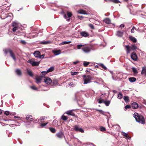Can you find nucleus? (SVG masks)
<instances>
[{
  "label": "nucleus",
  "mask_w": 146,
  "mask_h": 146,
  "mask_svg": "<svg viewBox=\"0 0 146 146\" xmlns=\"http://www.w3.org/2000/svg\"><path fill=\"white\" fill-rule=\"evenodd\" d=\"M133 117L135 119L136 121L142 124L145 123V119L143 117L141 114L135 112L133 115Z\"/></svg>",
  "instance_id": "obj_1"
},
{
  "label": "nucleus",
  "mask_w": 146,
  "mask_h": 146,
  "mask_svg": "<svg viewBox=\"0 0 146 146\" xmlns=\"http://www.w3.org/2000/svg\"><path fill=\"white\" fill-rule=\"evenodd\" d=\"M83 77V80L84 81L83 83L84 84H87L91 82L92 77L90 75H84Z\"/></svg>",
  "instance_id": "obj_2"
},
{
  "label": "nucleus",
  "mask_w": 146,
  "mask_h": 146,
  "mask_svg": "<svg viewBox=\"0 0 146 146\" xmlns=\"http://www.w3.org/2000/svg\"><path fill=\"white\" fill-rule=\"evenodd\" d=\"M4 51L5 53L6 54L9 52L11 56L15 61H16V59L15 57V55L13 51L10 48L5 49L4 50Z\"/></svg>",
  "instance_id": "obj_3"
},
{
  "label": "nucleus",
  "mask_w": 146,
  "mask_h": 146,
  "mask_svg": "<svg viewBox=\"0 0 146 146\" xmlns=\"http://www.w3.org/2000/svg\"><path fill=\"white\" fill-rule=\"evenodd\" d=\"M125 46L126 48L127 54L129 53L131 50L134 51L137 48V46L135 45H132L131 46H130L127 45Z\"/></svg>",
  "instance_id": "obj_4"
},
{
  "label": "nucleus",
  "mask_w": 146,
  "mask_h": 146,
  "mask_svg": "<svg viewBox=\"0 0 146 146\" xmlns=\"http://www.w3.org/2000/svg\"><path fill=\"white\" fill-rule=\"evenodd\" d=\"M82 50L84 53L88 54L90 53L92 49V46H84V47L82 48Z\"/></svg>",
  "instance_id": "obj_5"
},
{
  "label": "nucleus",
  "mask_w": 146,
  "mask_h": 146,
  "mask_svg": "<svg viewBox=\"0 0 146 146\" xmlns=\"http://www.w3.org/2000/svg\"><path fill=\"white\" fill-rule=\"evenodd\" d=\"M40 62H37L35 59H32L28 61V62L29 63L33 66H38L39 65Z\"/></svg>",
  "instance_id": "obj_6"
},
{
  "label": "nucleus",
  "mask_w": 146,
  "mask_h": 146,
  "mask_svg": "<svg viewBox=\"0 0 146 146\" xmlns=\"http://www.w3.org/2000/svg\"><path fill=\"white\" fill-rule=\"evenodd\" d=\"M74 130H75L76 131H79L82 133H84V130L80 127L79 126L76 125L74 126Z\"/></svg>",
  "instance_id": "obj_7"
},
{
  "label": "nucleus",
  "mask_w": 146,
  "mask_h": 146,
  "mask_svg": "<svg viewBox=\"0 0 146 146\" xmlns=\"http://www.w3.org/2000/svg\"><path fill=\"white\" fill-rule=\"evenodd\" d=\"M72 15L71 13L70 12H68L67 13V15L65 14L64 15V18L66 19L67 21H69Z\"/></svg>",
  "instance_id": "obj_8"
},
{
  "label": "nucleus",
  "mask_w": 146,
  "mask_h": 146,
  "mask_svg": "<svg viewBox=\"0 0 146 146\" xmlns=\"http://www.w3.org/2000/svg\"><path fill=\"white\" fill-rule=\"evenodd\" d=\"M131 57L134 61H136L137 60L138 57L136 53L134 52L131 53Z\"/></svg>",
  "instance_id": "obj_9"
},
{
  "label": "nucleus",
  "mask_w": 146,
  "mask_h": 146,
  "mask_svg": "<svg viewBox=\"0 0 146 146\" xmlns=\"http://www.w3.org/2000/svg\"><path fill=\"white\" fill-rule=\"evenodd\" d=\"M44 82L48 85H49L52 83V81L51 79L48 77H46L44 80Z\"/></svg>",
  "instance_id": "obj_10"
},
{
  "label": "nucleus",
  "mask_w": 146,
  "mask_h": 146,
  "mask_svg": "<svg viewBox=\"0 0 146 146\" xmlns=\"http://www.w3.org/2000/svg\"><path fill=\"white\" fill-rule=\"evenodd\" d=\"M121 135L127 139L130 140L131 137H130L128 135L127 133H125L123 131L121 132Z\"/></svg>",
  "instance_id": "obj_11"
},
{
  "label": "nucleus",
  "mask_w": 146,
  "mask_h": 146,
  "mask_svg": "<svg viewBox=\"0 0 146 146\" xmlns=\"http://www.w3.org/2000/svg\"><path fill=\"white\" fill-rule=\"evenodd\" d=\"M81 35L84 37H87L89 36V34L85 31H82L80 33Z\"/></svg>",
  "instance_id": "obj_12"
},
{
  "label": "nucleus",
  "mask_w": 146,
  "mask_h": 146,
  "mask_svg": "<svg viewBox=\"0 0 146 146\" xmlns=\"http://www.w3.org/2000/svg\"><path fill=\"white\" fill-rule=\"evenodd\" d=\"M78 13L80 14L84 15H87L88 14V12H86V11L82 9L79 10L78 11Z\"/></svg>",
  "instance_id": "obj_13"
},
{
  "label": "nucleus",
  "mask_w": 146,
  "mask_h": 146,
  "mask_svg": "<svg viewBox=\"0 0 146 146\" xmlns=\"http://www.w3.org/2000/svg\"><path fill=\"white\" fill-rule=\"evenodd\" d=\"M56 135L57 137L60 138H62L64 136L63 133L61 131L57 133Z\"/></svg>",
  "instance_id": "obj_14"
},
{
  "label": "nucleus",
  "mask_w": 146,
  "mask_h": 146,
  "mask_svg": "<svg viewBox=\"0 0 146 146\" xmlns=\"http://www.w3.org/2000/svg\"><path fill=\"white\" fill-rule=\"evenodd\" d=\"M131 106L133 109H136L138 107V105L136 102H133Z\"/></svg>",
  "instance_id": "obj_15"
},
{
  "label": "nucleus",
  "mask_w": 146,
  "mask_h": 146,
  "mask_svg": "<svg viewBox=\"0 0 146 146\" xmlns=\"http://www.w3.org/2000/svg\"><path fill=\"white\" fill-rule=\"evenodd\" d=\"M34 54L35 57L36 58H39L40 55V52L38 51H36L35 52Z\"/></svg>",
  "instance_id": "obj_16"
},
{
  "label": "nucleus",
  "mask_w": 146,
  "mask_h": 146,
  "mask_svg": "<svg viewBox=\"0 0 146 146\" xmlns=\"http://www.w3.org/2000/svg\"><path fill=\"white\" fill-rule=\"evenodd\" d=\"M104 22L107 24L111 23V21L110 19L108 18H106L103 21Z\"/></svg>",
  "instance_id": "obj_17"
},
{
  "label": "nucleus",
  "mask_w": 146,
  "mask_h": 146,
  "mask_svg": "<svg viewBox=\"0 0 146 146\" xmlns=\"http://www.w3.org/2000/svg\"><path fill=\"white\" fill-rule=\"evenodd\" d=\"M36 80V83L37 84L41 83V81L42 80L41 77L40 76L36 77L35 78Z\"/></svg>",
  "instance_id": "obj_18"
},
{
  "label": "nucleus",
  "mask_w": 146,
  "mask_h": 146,
  "mask_svg": "<svg viewBox=\"0 0 146 146\" xmlns=\"http://www.w3.org/2000/svg\"><path fill=\"white\" fill-rule=\"evenodd\" d=\"M123 34V32L118 31L117 32L116 35L118 36L121 37L122 36Z\"/></svg>",
  "instance_id": "obj_19"
},
{
  "label": "nucleus",
  "mask_w": 146,
  "mask_h": 146,
  "mask_svg": "<svg viewBox=\"0 0 146 146\" xmlns=\"http://www.w3.org/2000/svg\"><path fill=\"white\" fill-rule=\"evenodd\" d=\"M27 72L29 76L31 77H33V74L32 72L30 70H27Z\"/></svg>",
  "instance_id": "obj_20"
},
{
  "label": "nucleus",
  "mask_w": 146,
  "mask_h": 146,
  "mask_svg": "<svg viewBox=\"0 0 146 146\" xmlns=\"http://www.w3.org/2000/svg\"><path fill=\"white\" fill-rule=\"evenodd\" d=\"M73 110H71L69 111H67L66 112V113L69 115H73Z\"/></svg>",
  "instance_id": "obj_21"
},
{
  "label": "nucleus",
  "mask_w": 146,
  "mask_h": 146,
  "mask_svg": "<svg viewBox=\"0 0 146 146\" xmlns=\"http://www.w3.org/2000/svg\"><path fill=\"white\" fill-rule=\"evenodd\" d=\"M32 117L31 115H28L26 117V119L28 121H32Z\"/></svg>",
  "instance_id": "obj_22"
},
{
  "label": "nucleus",
  "mask_w": 146,
  "mask_h": 146,
  "mask_svg": "<svg viewBox=\"0 0 146 146\" xmlns=\"http://www.w3.org/2000/svg\"><path fill=\"white\" fill-rule=\"evenodd\" d=\"M47 73L46 71H42L41 72L40 77L42 78L44 77V76Z\"/></svg>",
  "instance_id": "obj_23"
},
{
  "label": "nucleus",
  "mask_w": 146,
  "mask_h": 146,
  "mask_svg": "<svg viewBox=\"0 0 146 146\" xmlns=\"http://www.w3.org/2000/svg\"><path fill=\"white\" fill-rule=\"evenodd\" d=\"M129 38L131 41L134 42H135L137 41L136 39L132 36H130Z\"/></svg>",
  "instance_id": "obj_24"
},
{
  "label": "nucleus",
  "mask_w": 146,
  "mask_h": 146,
  "mask_svg": "<svg viewBox=\"0 0 146 146\" xmlns=\"http://www.w3.org/2000/svg\"><path fill=\"white\" fill-rule=\"evenodd\" d=\"M129 80L130 82H135L136 80V79L135 78L132 77L129 78Z\"/></svg>",
  "instance_id": "obj_25"
},
{
  "label": "nucleus",
  "mask_w": 146,
  "mask_h": 146,
  "mask_svg": "<svg viewBox=\"0 0 146 146\" xmlns=\"http://www.w3.org/2000/svg\"><path fill=\"white\" fill-rule=\"evenodd\" d=\"M16 72L18 75L20 76L22 74L21 71L19 69H17L16 70Z\"/></svg>",
  "instance_id": "obj_26"
},
{
  "label": "nucleus",
  "mask_w": 146,
  "mask_h": 146,
  "mask_svg": "<svg viewBox=\"0 0 146 146\" xmlns=\"http://www.w3.org/2000/svg\"><path fill=\"white\" fill-rule=\"evenodd\" d=\"M54 67L52 66L50 67L47 70V71H46V72H47V73L50 72H51L53 70H54Z\"/></svg>",
  "instance_id": "obj_27"
},
{
  "label": "nucleus",
  "mask_w": 146,
  "mask_h": 146,
  "mask_svg": "<svg viewBox=\"0 0 146 146\" xmlns=\"http://www.w3.org/2000/svg\"><path fill=\"white\" fill-rule=\"evenodd\" d=\"M61 51L60 50H55L53 51V53L56 55H59Z\"/></svg>",
  "instance_id": "obj_28"
},
{
  "label": "nucleus",
  "mask_w": 146,
  "mask_h": 146,
  "mask_svg": "<svg viewBox=\"0 0 146 146\" xmlns=\"http://www.w3.org/2000/svg\"><path fill=\"white\" fill-rule=\"evenodd\" d=\"M141 74L142 75L145 74L146 76V68H143Z\"/></svg>",
  "instance_id": "obj_29"
},
{
  "label": "nucleus",
  "mask_w": 146,
  "mask_h": 146,
  "mask_svg": "<svg viewBox=\"0 0 146 146\" xmlns=\"http://www.w3.org/2000/svg\"><path fill=\"white\" fill-rule=\"evenodd\" d=\"M52 83V85L53 86H56L58 85V82L57 80H54L53 81Z\"/></svg>",
  "instance_id": "obj_30"
},
{
  "label": "nucleus",
  "mask_w": 146,
  "mask_h": 146,
  "mask_svg": "<svg viewBox=\"0 0 146 146\" xmlns=\"http://www.w3.org/2000/svg\"><path fill=\"white\" fill-rule=\"evenodd\" d=\"M123 100L125 101V102H129V100L128 97L126 96H124Z\"/></svg>",
  "instance_id": "obj_31"
},
{
  "label": "nucleus",
  "mask_w": 146,
  "mask_h": 146,
  "mask_svg": "<svg viewBox=\"0 0 146 146\" xmlns=\"http://www.w3.org/2000/svg\"><path fill=\"white\" fill-rule=\"evenodd\" d=\"M71 42V41H64L60 44V45H62L65 44H67Z\"/></svg>",
  "instance_id": "obj_32"
},
{
  "label": "nucleus",
  "mask_w": 146,
  "mask_h": 146,
  "mask_svg": "<svg viewBox=\"0 0 146 146\" xmlns=\"http://www.w3.org/2000/svg\"><path fill=\"white\" fill-rule=\"evenodd\" d=\"M110 102V101L109 100L105 101L104 103L105 104L106 106H108L109 105Z\"/></svg>",
  "instance_id": "obj_33"
},
{
  "label": "nucleus",
  "mask_w": 146,
  "mask_h": 146,
  "mask_svg": "<svg viewBox=\"0 0 146 146\" xmlns=\"http://www.w3.org/2000/svg\"><path fill=\"white\" fill-rule=\"evenodd\" d=\"M104 101L105 100L102 99L101 98H100L98 100V101L99 104L104 103Z\"/></svg>",
  "instance_id": "obj_34"
},
{
  "label": "nucleus",
  "mask_w": 146,
  "mask_h": 146,
  "mask_svg": "<svg viewBox=\"0 0 146 146\" xmlns=\"http://www.w3.org/2000/svg\"><path fill=\"white\" fill-rule=\"evenodd\" d=\"M117 96L118 98L121 99L123 98V95L121 93H120L118 94Z\"/></svg>",
  "instance_id": "obj_35"
},
{
  "label": "nucleus",
  "mask_w": 146,
  "mask_h": 146,
  "mask_svg": "<svg viewBox=\"0 0 146 146\" xmlns=\"http://www.w3.org/2000/svg\"><path fill=\"white\" fill-rule=\"evenodd\" d=\"M50 43V41H42L40 43L42 44H47Z\"/></svg>",
  "instance_id": "obj_36"
},
{
  "label": "nucleus",
  "mask_w": 146,
  "mask_h": 146,
  "mask_svg": "<svg viewBox=\"0 0 146 146\" xmlns=\"http://www.w3.org/2000/svg\"><path fill=\"white\" fill-rule=\"evenodd\" d=\"M99 65L101 66L104 69L106 70L107 69L106 67L105 66V65L102 63H100L99 64Z\"/></svg>",
  "instance_id": "obj_37"
},
{
  "label": "nucleus",
  "mask_w": 146,
  "mask_h": 146,
  "mask_svg": "<svg viewBox=\"0 0 146 146\" xmlns=\"http://www.w3.org/2000/svg\"><path fill=\"white\" fill-rule=\"evenodd\" d=\"M18 24L15 22H13L12 23V26L13 27H18Z\"/></svg>",
  "instance_id": "obj_38"
},
{
  "label": "nucleus",
  "mask_w": 146,
  "mask_h": 146,
  "mask_svg": "<svg viewBox=\"0 0 146 146\" xmlns=\"http://www.w3.org/2000/svg\"><path fill=\"white\" fill-rule=\"evenodd\" d=\"M49 129L50 131L53 133H55L56 132L55 129L54 128L52 127H50L49 128Z\"/></svg>",
  "instance_id": "obj_39"
},
{
  "label": "nucleus",
  "mask_w": 146,
  "mask_h": 146,
  "mask_svg": "<svg viewBox=\"0 0 146 146\" xmlns=\"http://www.w3.org/2000/svg\"><path fill=\"white\" fill-rule=\"evenodd\" d=\"M83 46L84 47V45L83 44H78L77 46V48L78 49H80Z\"/></svg>",
  "instance_id": "obj_40"
},
{
  "label": "nucleus",
  "mask_w": 146,
  "mask_h": 146,
  "mask_svg": "<svg viewBox=\"0 0 146 146\" xmlns=\"http://www.w3.org/2000/svg\"><path fill=\"white\" fill-rule=\"evenodd\" d=\"M133 71V73L135 74H137V71L136 70V69L134 67H133L132 68Z\"/></svg>",
  "instance_id": "obj_41"
},
{
  "label": "nucleus",
  "mask_w": 146,
  "mask_h": 146,
  "mask_svg": "<svg viewBox=\"0 0 146 146\" xmlns=\"http://www.w3.org/2000/svg\"><path fill=\"white\" fill-rule=\"evenodd\" d=\"M61 118L64 121H66L67 119V117L64 115H63L62 116Z\"/></svg>",
  "instance_id": "obj_42"
},
{
  "label": "nucleus",
  "mask_w": 146,
  "mask_h": 146,
  "mask_svg": "<svg viewBox=\"0 0 146 146\" xmlns=\"http://www.w3.org/2000/svg\"><path fill=\"white\" fill-rule=\"evenodd\" d=\"M112 2L116 3H119L120 2L119 0H110Z\"/></svg>",
  "instance_id": "obj_43"
},
{
  "label": "nucleus",
  "mask_w": 146,
  "mask_h": 146,
  "mask_svg": "<svg viewBox=\"0 0 146 146\" xmlns=\"http://www.w3.org/2000/svg\"><path fill=\"white\" fill-rule=\"evenodd\" d=\"M94 23L95 24L97 25H99L100 24V22L98 20H96L94 21Z\"/></svg>",
  "instance_id": "obj_44"
},
{
  "label": "nucleus",
  "mask_w": 146,
  "mask_h": 146,
  "mask_svg": "<svg viewBox=\"0 0 146 146\" xmlns=\"http://www.w3.org/2000/svg\"><path fill=\"white\" fill-rule=\"evenodd\" d=\"M75 100L77 101L78 103V104H80L79 103V101L80 102V101L78 99V96L76 94H75Z\"/></svg>",
  "instance_id": "obj_45"
},
{
  "label": "nucleus",
  "mask_w": 146,
  "mask_h": 146,
  "mask_svg": "<svg viewBox=\"0 0 146 146\" xmlns=\"http://www.w3.org/2000/svg\"><path fill=\"white\" fill-rule=\"evenodd\" d=\"M89 64V62H87L86 61H84L83 62L84 66H87Z\"/></svg>",
  "instance_id": "obj_46"
},
{
  "label": "nucleus",
  "mask_w": 146,
  "mask_h": 146,
  "mask_svg": "<svg viewBox=\"0 0 146 146\" xmlns=\"http://www.w3.org/2000/svg\"><path fill=\"white\" fill-rule=\"evenodd\" d=\"M57 121L56 120H54L53 121V125H56L57 124Z\"/></svg>",
  "instance_id": "obj_47"
},
{
  "label": "nucleus",
  "mask_w": 146,
  "mask_h": 146,
  "mask_svg": "<svg viewBox=\"0 0 146 146\" xmlns=\"http://www.w3.org/2000/svg\"><path fill=\"white\" fill-rule=\"evenodd\" d=\"M31 88L33 90H37V88L35 87V86H33L31 87Z\"/></svg>",
  "instance_id": "obj_48"
},
{
  "label": "nucleus",
  "mask_w": 146,
  "mask_h": 146,
  "mask_svg": "<svg viewBox=\"0 0 146 146\" xmlns=\"http://www.w3.org/2000/svg\"><path fill=\"white\" fill-rule=\"evenodd\" d=\"M89 27L92 29H94V25L92 24H89Z\"/></svg>",
  "instance_id": "obj_49"
},
{
  "label": "nucleus",
  "mask_w": 146,
  "mask_h": 146,
  "mask_svg": "<svg viewBox=\"0 0 146 146\" xmlns=\"http://www.w3.org/2000/svg\"><path fill=\"white\" fill-rule=\"evenodd\" d=\"M81 6L84 9H86V10H88V6H86L85 5H82Z\"/></svg>",
  "instance_id": "obj_50"
},
{
  "label": "nucleus",
  "mask_w": 146,
  "mask_h": 146,
  "mask_svg": "<svg viewBox=\"0 0 146 146\" xmlns=\"http://www.w3.org/2000/svg\"><path fill=\"white\" fill-rule=\"evenodd\" d=\"M131 108V106L129 105H127L125 107V110L126 109H129L130 108Z\"/></svg>",
  "instance_id": "obj_51"
},
{
  "label": "nucleus",
  "mask_w": 146,
  "mask_h": 146,
  "mask_svg": "<svg viewBox=\"0 0 146 146\" xmlns=\"http://www.w3.org/2000/svg\"><path fill=\"white\" fill-rule=\"evenodd\" d=\"M48 123L47 122L46 123H42L41 124V126L43 127L44 126H45V125H46L47 124H48Z\"/></svg>",
  "instance_id": "obj_52"
},
{
  "label": "nucleus",
  "mask_w": 146,
  "mask_h": 146,
  "mask_svg": "<svg viewBox=\"0 0 146 146\" xmlns=\"http://www.w3.org/2000/svg\"><path fill=\"white\" fill-rule=\"evenodd\" d=\"M106 130L105 128L103 127H100V130L101 131H104Z\"/></svg>",
  "instance_id": "obj_53"
},
{
  "label": "nucleus",
  "mask_w": 146,
  "mask_h": 146,
  "mask_svg": "<svg viewBox=\"0 0 146 146\" xmlns=\"http://www.w3.org/2000/svg\"><path fill=\"white\" fill-rule=\"evenodd\" d=\"M17 27H14L13 28V29H12V31H13V32H15L17 29Z\"/></svg>",
  "instance_id": "obj_54"
},
{
  "label": "nucleus",
  "mask_w": 146,
  "mask_h": 146,
  "mask_svg": "<svg viewBox=\"0 0 146 146\" xmlns=\"http://www.w3.org/2000/svg\"><path fill=\"white\" fill-rule=\"evenodd\" d=\"M9 112L8 111H6L5 112V114L7 115H8L9 114Z\"/></svg>",
  "instance_id": "obj_55"
},
{
  "label": "nucleus",
  "mask_w": 146,
  "mask_h": 146,
  "mask_svg": "<svg viewBox=\"0 0 146 146\" xmlns=\"http://www.w3.org/2000/svg\"><path fill=\"white\" fill-rule=\"evenodd\" d=\"M44 54H42V55H40V56H39V58H44Z\"/></svg>",
  "instance_id": "obj_56"
},
{
  "label": "nucleus",
  "mask_w": 146,
  "mask_h": 146,
  "mask_svg": "<svg viewBox=\"0 0 146 146\" xmlns=\"http://www.w3.org/2000/svg\"><path fill=\"white\" fill-rule=\"evenodd\" d=\"M21 42L23 44H25L26 43V42L23 40H21Z\"/></svg>",
  "instance_id": "obj_57"
},
{
  "label": "nucleus",
  "mask_w": 146,
  "mask_h": 146,
  "mask_svg": "<svg viewBox=\"0 0 146 146\" xmlns=\"http://www.w3.org/2000/svg\"><path fill=\"white\" fill-rule=\"evenodd\" d=\"M99 111H100V113H101L102 114H103L104 115H105V114H104L105 112L103 111L102 110H99Z\"/></svg>",
  "instance_id": "obj_58"
},
{
  "label": "nucleus",
  "mask_w": 146,
  "mask_h": 146,
  "mask_svg": "<svg viewBox=\"0 0 146 146\" xmlns=\"http://www.w3.org/2000/svg\"><path fill=\"white\" fill-rule=\"evenodd\" d=\"M79 74V72H74V76L77 75Z\"/></svg>",
  "instance_id": "obj_59"
},
{
  "label": "nucleus",
  "mask_w": 146,
  "mask_h": 146,
  "mask_svg": "<svg viewBox=\"0 0 146 146\" xmlns=\"http://www.w3.org/2000/svg\"><path fill=\"white\" fill-rule=\"evenodd\" d=\"M68 85L70 86H72V85H73V84H72V83L71 82L68 83Z\"/></svg>",
  "instance_id": "obj_60"
},
{
  "label": "nucleus",
  "mask_w": 146,
  "mask_h": 146,
  "mask_svg": "<svg viewBox=\"0 0 146 146\" xmlns=\"http://www.w3.org/2000/svg\"><path fill=\"white\" fill-rule=\"evenodd\" d=\"M124 27V25L123 24H121L119 26V27L121 28H123V27Z\"/></svg>",
  "instance_id": "obj_61"
},
{
  "label": "nucleus",
  "mask_w": 146,
  "mask_h": 146,
  "mask_svg": "<svg viewBox=\"0 0 146 146\" xmlns=\"http://www.w3.org/2000/svg\"><path fill=\"white\" fill-rule=\"evenodd\" d=\"M45 119V117L44 116H42L40 117V120H41L42 119L44 120Z\"/></svg>",
  "instance_id": "obj_62"
},
{
  "label": "nucleus",
  "mask_w": 146,
  "mask_h": 146,
  "mask_svg": "<svg viewBox=\"0 0 146 146\" xmlns=\"http://www.w3.org/2000/svg\"><path fill=\"white\" fill-rule=\"evenodd\" d=\"M38 34H36L35 35H32V36L33 38H34L35 36H38Z\"/></svg>",
  "instance_id": "obj_63"
},
{
  "label": "nucleus",
  "mask_w": 146,
  "mask_h": 146,
  "mask_svg": "<svg viewBox=\"0 0 146 146\" xmlns=\"http://www.w3.org/2000/svg\"><path fill=\"white\" fill-rule=\"evenodd\" d=\"M131 33H134V29H132L131 31Z\"/></svg>",
  "instance_id": "obj_64"
}]
</instances>
